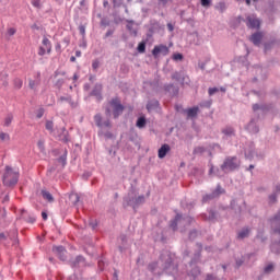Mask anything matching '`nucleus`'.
I'll return each mask as SVG.
<instances>
[{"instance_id": "1", "label": "nucleus", "mask_w": 280, "mask_h": 280, "mask_svg": "<svg viewBox=\"0 0 280 280\" xmlns=\"http://www.w3.org/2000/svg\"><path fill=\"white\" fill-rule=\"evenodd\" d=\"M124 110H126V106L121 104V100L119 97H113L105 107V115L106 117H113L115 119H119L121 115H124Z\"/></svg>"}, {"instance_id": "2", "label": "nucleus", "mask_w": 280, "mask_h": 280, "mask_svg": "<svg viewBox=\"0 0 280 280\" xmlns=\"http://www.w3.org/2000/svg\"><path fill=\"white\" fill-rule=\"evenodd\" d=\"M160 261L162 262V270L166 275H178V265L174 264V257L170 252H163L160 255Z\"/></svg>"}, {"instance_id": "3", "label": "nucleus", "mask_w": 280, "mask_h": 280, "mask_svg": "<svg viewBox=\"0 0 280 280\" xmlns=\"http://www.w3.org/2000/svg\"><path fill=\"white\" fill-rule=\"evenodd\" d=\"M145 202V196L140 195L137 197V189L131 188L128 192V195L124 198V207H132V209L136 211V209H139L141 205Z\"/></svg>"}, {"instance_id": "4", "label": "nucleus", "mask_w": 280, "mask_h": 280, "mask_svg": "<svg viewBox=\"0 0 280 280\" xmlns=\"http://www.w3.org/2000/svg\"><path fill=\"white\" fill-rule=\"evenodd\" d=\"M275 235H278L279 241L271 244V253L279 255L280 253V210L269 220Z\"/></svg>"}, {"instance_id": "5", "label": "nucleus", "mask_w": 280, "mask_h": 280, "mask_svg": "<svg viewBox=\"0 0 280 280\" xmlns=\"http://www.w3.org/2000/svg\"><path fill=\"white\" fill-rule=\"evenodd\" d=\"M242 166V161L237 156H226L221 164V170L224 174H229L231 172H236Z\"/></svg>"}, {"instance_id": "6", "label": "nucleus", "mask_w": 280, "mask_h": 280, "mask_svg": "<svg viewBox=\"0 0 280 280\" xmlns=\"http://www.w3.org/2000/svg\"><path fill=\"white\" fill-rule=\"evenodd\" d=\"M2 183L5 187H14L19 183V172L14 171L12 166H5Z\"/></svg>"}, {"instance_id": "7", "label": "nucleus", "mask_w": 280, "mask_h": 280, "mask_svg": "<svg viewBox=\"0 0 280 280\" xmlns=\"http://www.w3.org/2000/svg\"><path fill=\"white\" fill-rule=\"evenodd\" d=\"M237 20L238 23L244 21L248 30H259V27H261V21H259V19H257L255 15H248L246 20H244L242 16H238Z\"/></svg>"}, {"instance_id": "8", "label": "nucleus", "mask_w": 280, "mask_h": 280, "mask_svg": "<svg viewBox=\"0 0 280 280\" xmlns=\"http://www.w3.org/2000/svg\"><path fill=\"white\" fill-rule=\"evenodd\" d=\"M94 121L97 128H113V124L110 122V118H107L103 121L102 114H96L94 116Z\"/></svg>"}, {"instance_id": "9", "label": "nucleus", "mask_w": 280, "mask_h": 280, "mask_svg": "<svg viewBox=\"0 0 280 280\" xmlns=\"http://www.w3.org/2000/svg\"><path fill=\"white\" fill-rule=\"evenodd\" d=\"M196 246L198 250L195 252L191 260L189 261V266H196V264H200L202 259V243H197Z\"/></svg>"}, {"instance_id": "10", "label": "nucleus", "mask_w": 280, "mask_h": 280, "mask_svg": "<svg viewBox=\"0 0 280 280\" xmlns=\"http://www.w3.org/2000/svg\"><path fill=\"white\" fill-rule=\"evenodd\" d=\"M164 91L167 93L171 97H178V93L180 89L175 85L174 83L164 84Z\"/></svg>"}, {"instance_id": "11", "label": "nucleus", "mask_w": 280, "mask_h": 280, "mask_svg": "<svg viewBox=\"0 0 280 280\" xmlns=\"http://www.w3.org/2000/svg\"><path fill=\"white\" fill-rule=\"evenodd\" d=\"M103 89L104 86L101 83H96L91 91L90 96L95 97L98 102H102V100H104V96H102Z\"/></svg>"}, {"instance_id": "12", "label": "nucleus", "mask_w": 280, "mask_h": 280, "mask_svg": "<svg viewBox=\"0 0 280 280\" xmlns=\"http://www.w3.org/2000/svg\"><path fill=\"white\" fill-rule=\"evenodd\" d=\"M159 54H161L162 56H167V54H170V48H167V46L165 45L154 46L152 55L154 56V58H158Z\"/></svg>"}, {"instance_id": "13", "label": "nucleus", "mask_w": 280, "mask_h": 280, "mask_svg": "<svg viewBox=\"0 0 280 280\" xmlns=\"http://www.w3.org/2000/svg\"><path fill=\"white\" fill-rule=\"evenodd\" d=\"M52 253H56L61 261H67V249L65 248V246H54Z\"/></svg>"}, {"instance_id": "14", "label": "nucleus", "mask_w": 280, "mask_h": 280, "mask_svg": "<svg viewBox=\"0 0 280 280\" xmlns=\"http://www.w3.org/2000/svg\"><path fill=\"white\" fill-rule=\"evenodd\" d=\"M249 40L250 43H253V45H255V47H259V45H261V40H264V33L256 32L252 34V36L249 37Z\"/></svg>"}, {"instance_id": "15", "label": "nucleus", "mask_w": 280, "mask_h": 280, "mask_svg": "<svg viewBox=\"0 0 280 280\" xmlns=\"http://www.w3.org/2000/svg\"><path fill=\"white\" fill-rule=\"evenodd\" d=\"M250 228L248 226H244L242 230H240L236 234V240H246L248 237H250Z\"/></svg>"}, {"instance_id": "16", "label": "nucleus", "mask_w": 280, "mask_h": 280, "mask_svg": "<svg viewBox=\"0 0 280 280\" xmlns=\"http://www.w3.org/2000/svg\"><path fill=\"white\" fill-rule=\"evenodd\" d=\"M246 130H248V132H252V135H257V132H259V126H257V119L252 118V120L246 126Z\"/></svg>"}, {"instance_id": "17", "label": "nucleus", "mask_w": 280, "mask_h": 280, "mask_svg": "<svg viewBox=\"0 0 280 280\" xmlns=\"http://www.w3.org/2000/svg\"><path fill=\"white\" fill-rule=\"evenodd\" d=\"M178 224H183V214H176L175 219L170 223V229L176 232L178 231Z\"/></svg>"}, {"instance_id": "18", "label": "nucleus", "mask_w": 280, "mask_h": 280, "mask_svg": "<svg viewBox=\"0 0 280 280\" xmlns=\"http://www.w3.org/2000/svg\"><path fill=\"white\" fill-rule=\"evenodd\" d=\"M118 242H120V246H118L119 253H124L128 248V236L120 234Z\"/></svg>"}, {"instance_id": "19", "label": "nucleus", "mask_w": 280, "mask_h": 280, "mask_svg": "<svg viewBox=\"0 0 280 280\" xmlns=\"http://www.w3.org/2000/svg\"><path fill=\"white\" fill-rule=\"evenodd\" d=\"M160 106H161V103H159V101L158 100H151V101H149L148 103H147V110L149 112V113H152V112H154V110H159V108H160Z\"/></svg>"}, {"instance_id": "20", "label": "nucleus", "mask_w": 280, "mask_h": 280, "mask_svg": "<svg viewBox=\"0 0 280 280\" xmlns=\"http://www.w3.org/2000/svg\"><path fill=\"white\" fill-rule=\"evenodd\" d=\"M198 113H200V107L198 106L186 109V115L189 119H196L198 117Z\"/></svg>"}, {"instance_id": "21", "label": "nucleus", "mask_w": 280, "mask_h": 280, "mask_svg": "<svg viewBox=\"0 0 280 280\" xmlns=\"http://www.w3.org/2000/svg\"><path fill=\"white\" fill-rule=\"evenodd\" d=\"M86 265V259L84 256H77L74 260L71 261L72 268H80L81 266Z\"/></svg>"}, {"instance_id": "22", "label": "nucleus", "mask_w": 280, "mask_h": 280, "mask_svg": "<svg viewBox=\"0 0 280 280\" xmlns=\"http://www.w3.org/2000/svg\"><path fill=\"white\" fill-rule=\"evenodd\" d=\"M170 150H172V148L170 147V144L165 143L163 144L159 151H158V156L159 159H165V156H167V152H170Z\"/></svg>"}, {"instance_id": "23", "label": "nucleus", "mask_w": 280, "mask_h": 280, "mask_svg": "<svg viewBox=\"0 0 280 280\" xmlns=\"http://www.w3.org/2000/svg\"><path fill=\"white\" fill-rule=\"evenodd\" d=\"M172 80H175L176 82H180V84H185V72L184 71L174 72L172 74Z\"/></svg>"}, {"instance_id": "24", "label": "nucleus", "mask_w": 280, "mask_h": 280, "mask_svg": "<svg viewBox=\"0 0 280 280\" xmlns=\"http://www.w3.org/2000/svg\"><path fill=\"white\" fill-rule=\"evenodd\" d=\"M69 200L73 207H78V202H80V195L72 192L69 195Z\"/></svg>"}, {"instance_id": "25", "label": "nucleus", "mask_w": 280, "mask_h": 280, "mask_svg": "<svg viewBox=\"0 0 280 280\" xmlns=\"http://www.w3.org/2000/svg\"><path fill=\"white\" fill-rule=\"evenodd\" d=\"M255 156V145H250L249 149L245 150V158L248 159L249 161H253Z\"/></svg>"}, {"instance_id": "26", "label": "nucleus", "mask_w": 280, "mask_h": 280, "mask_svg": "<svg viewBox=\"0 0 280 280\" xmlns=\"http://www.w3.org/2000/svg\"><path fill=\"white\" fill-rule=\"evenodd\" d=\"M25 213L26 211L22 210V220H24L25 222H30V224H34V222H36V218H34L33 215H27Z\"/></svg>"}, {"instance_id": "27", "label": "nucleus", "mask_w": 280, "mask_h": 280, "mask_svg": "<svg viewBox=\"0 0 280 280\" xmlns=\"http://www.w3.org/2000/svg\"><path fill=\"white\" fill-rule=\"evenodd\" d=\"M42 197L44 200H47V202H54V196L47 190H42Z\"/></svg>"}, {"instance_id": "28", "label": "nucleus", "mask_w": 280, "mask_h": 280, "mask_svg": "<svg viewBox=\"0 0 280 280\" xmlns=\"http://www.w3.org/2000/svg\"><path fill=\"white\" fill-rule=\"evenodd\" d=\"M127 30L131 34V36H137V31L135 28V22L129 21L127 24Z\"/></svg>"}, {"instance_id": "29", "label": "nucleus", "mask_w": 280, "mask_h": 280, "mask_svg": "<svg viewBox=\"0 0 280 280\" xmlns=\"http://www.w3.org/2000/svg\"><path fill=\"white\" fill-rule=\"evenodd\" d=\"M275 272V264H268L264 268V275H272Z\"/></svg>"}, {"instance_id": "30", "label": "nucleus", "mask_w": 280, "mask_h": 280, "mask_svg": "<svg viewBox=\"0 0 280 280\" xmlns=\"http://www.w3.org/2000/svg\"><path fill=\"white\" fill-rule=\"evenodd\" d=\"M147 124H148V120H145V117L141 116L137 119L136 126L137 128H145Z\"/></svg>"}, {"instance_id": "31", "label": "nucleus", "mask_w": 280, "mask_h": 280, "mask_svg": "<svg viewBox=\"0 0 280 280\" xmlns=\"http://www.w3.org/2000/svg\"><path fill=\"white\" fill-rule=\"evenodd\" d=\"M42 43L44 47H46L47 54H51V42L49 40V38L44 37Z\"/></svg>"}, {"instance_id": "32", "label": "nucleus", "mask_w": 280, "mask_h": 280, "mask_svg": "<svg viewBox=\"0 0 280 280\" xmlns=\"http://www.w3.org/2000/svg\"><path fill=\"white\" fill-rule=\"evenodd\" d=\"M194 222H196V220L191 217H183L182 215V224H186L187 226L194 224Z\"/></svg>"}, {"instance_id": "33", "label": "nucleus", "mask_w": 280, "mask_h": 280, "mask_svg": "<svg viewBox=\"0 0 280 280\" xmlns=\"http://www.w3.org/2000/svg\"><path fill=\"white\" fill-rule=\"evenodd\" d=\"M212 174H214V176H218L219 178L222 177V174L220 173V168H215V166L211 165L210 170H209V176H211Z\"/></svg>"}, {"instance_id": "34", "label": "nucleus", "mask_w": 280, "mask_h": 280, "mask_svg": "<svg viewBox=\"0 0 280 280\" xmlns=\"http://www.w3.org/2000/svg\"><path fill=\"white\" fill-rule=\"evenodd\" d=\"M222 132L226 137H233V135H235V129H233L232 127H226L222 130Z\"/></svg>"}, {"instance_id": "35", "label": "nucleus", "mask_w": 280, "mask_h": 280, "mask_svg": "<svg viewBox=\"0 0 280 280\" xmlns=\"http://www.w3.org/2000/svg\"><path fill=\"white\" fill-rule=\"evenodd\" d=\"M13 85H14V89H16L19 91L20 89L23 88V80H21L19 78L14 79Z\"/></svg>"}, {"instance_id": "36", "label": "nucleus", "mask_w": 280, "mask_h": 280, "mask_svg": "<svg viewBox=\"0 0 280 280\" xmlns=\"http://www.w3.org/2000/svg\"><path fill=\"white\" fill-rule=\"evenodd\" d=\"M214 198H218L215 194L211 192L209 195L203 196L202 202H209L210 200H214Z\"/></svg>"}, {"instance_id": "37", "label": "nucleus", "mask_w": 280, "mask_h": 280, "mask_svg": "<svg viewBox=\"0 0 280 280\" xmlns=\"http://www.w3.org/2000/svg\"><path fill=\"white\" fill-rule=\"evenodd\" d=\"M58 163H61L62 167H65V165H67V151L58 158Z\"/></svg>"}, {"instance_id": "38", "label": "nucleus", "mask_w": 280, "mask_h": 280, "mask_svg": "<svg viewBox=\"0 0 280 280\" xmlns=\"http://www.w3.org/2000/svg\"><path fill=\"white\" fill-rule=\"evenodd\" d=\"M190 275L191 277H194V279H196V277H199L200 275V267H195L190 270Z\"/></svg>"}, {"instance_id": "39", "label": "nucleus", "mask_w": 280, "mask_h": 280, "mask_svg": "<svg viewBox=\"0 0 280 280\" xmlns=\"http://www.w3.org/2000/svg\"><path fill=\"white\" fill-rule=\"evenodd\" d=\"M215 10H219V12H224L226 10V3L224 2H219L217 5H215Z\"/></svg>"}, {"instance_id": "40", "label": "nucleus", "mask_w": 280, "mask_h": 280, "mask_svg": "<svg viewBox=\"0 0 280 280\" xmlns=\"http://www.w3.org/2000/svg\"><path fill=\"white\" fill-rule=\"evenodd\" d=\"M277 192H272L271 195L268 196L269 205H275L277 202Z\"/></svg>"}, {"instance_id": "41", "label": "nucleus", "mask_w": 280, "mask_h": 280, "mask_svg": "<svg viewBox=\"0 0 280 280\" xmlns=\"http://www.w3.org/2000/svg\"><path fill=\"white\" fill-rule=\"evenodd\" d=\"M137 50L139 54H145V42L139 43Z\"/></svg>"}, {"instance_id": "42", "label": "nucleus", "mask_w": 280, "mask_h": 280, "mask_svg": "<svg viewBox=\"0 0 280 280\" xmlns=\"http://www.w3.org/2000/svg\"><path fill=\"white\" fill-rule=\"evenodd\" d=\"M12 119H14V116L12 114H9L4 119V126L8 128L12 124Z\"/></svg>"}, {"instance_id": "43", "label": "nucleus", "mask_w": 280, "mask_h": 280, "mask_svg": "<svg viewBox=\"0 0 280 280\" xmlns=\"http://www.w3.org/2000/svg\"><path fill=\"white\" fill-rule=\"evenodd\" d=\"M129 141H131V143L139 145V136L137 135H130L129 136Z\"/></svg>"}, {"instance_id": "44", "label": "nucleus", "mask_w": 280, "mask_h": 280, "mask_svg": "<svg viewBox=\"0 0 280 280\" xmlns=\"http://www.w3.org/2000/svg\"><path fill=\"white\" fill-rule=\"evenodd\" d=\"M212 194H215V197L218 198L221 194H224V189H222V186L218 185Z\"/></svg>"}, {"instance_id": "45", "label": "nucleus", "mask_w": 280, "mask_h": 280, "mask_svg": "<svg viewBox=\"0 0 280 280\" xmlns=\"http://www.w3.org/2000/svg\"><path fill=\"white\" fill-rule=\"evenodd\" d=\"M1 81H2V86L4 89H8V86L10 85V83L8 82V74H3L1 78Z\"/></svg>"}, {"instance_id": "46", "label": "nucleus", "mask_w": 280, "mask_h": 280, "mask_svg": "<svg viewBox=\"0 0 280 280\" xmlns=\"http://www.w3.org/2000/svg\"><path fill=\"white\" fill-rule=\"evenodd\" d=\"M189 240L194 241L196 237H198V230H192L188 234Z\"/></svg>"}, {"instance_id": "47", "label": "nucleus", "mask_w": 280, "mask_h": 280, "mask_svg": "<svg viewBox=\"0 0 280 280\" xmlns=\"http://www.w3.org/2000/svg\"><path fill=\"white\" fill-rule=\"evenodd\" d=\"M211 104H212L211 101H203V102H201V103L199 104V106H200L201 108H211Z\"/></svg>"}, {"instance_id": "48", "label": "nucleus", "mask_w": 280, "mask_h": 280, "mask_svg": "<svg viewBox=\"0 0 280 280\" xmlns=\"http://www.w3.org/2000/svg\"><path fill=\"white\" fill-rule=\"evenodd\" d=\"M46 130H49V132H54V121L51 120L46 121Z\"/></svg>"}, {"instance_id": "49", "label": "nucleus", "mask_w": 280, "mask_h": 280, "mask_svg": "<svg viewBox=\"0 0 280 280\" xmlns=\"http://www.w3.org/2000/svg\"><path fill=\"white\" fill-rule=\"evenodd\" d=\"M37 148L39 149V152H45V141L38 140Z\"/></svg>"}, {"instance_id": "50", "label": "nucleus", "mask_w": 280, "mask_h": 280, "mask_svg": "<svg viewBox=\"0 0 280 280\" xmlns=\"http://www.w3.org/2000/svg\"><path fill=\"white\" fill-rule=\"evenodd\" d=\"M215 218H217L215 211L210 210V211H209V215H208V220H209L210 222H213V220H215Z\"/></svg>"}, {"instance_id": "51", "label": "nucleus", "mask_w": 280, "mask_h": 280, "mask_svg": "<svg viewBox=\"0 0 280 280\" xmlns=\"http://www.w3.org/2000/svg\"><path fill=\"white\" fill-rule=\"evenodd\" d=\"M242 266H244V258H238V259H236V261H235V268H236V269H240V268H242Z\"/></svg>"}, {"instance_id": "52", "label": "nucleus", "mask_w": 280, "mask_h": 280, "mask_svg": "<svg viewBox=\"0 0 280 280\" xmlns=\"http://www.w3.org/2000/svg\"><path fill=\"white\" fill-rule=\"evenodd\" d=\"M205 148L203 147H196L194 149V154H203Z\"/></svg>"}, {"instance_id": "53", "label": "nucleus", "mask_w": 280, "mask_h": 280, "mask_svg": "<svg viewBox=\"0 0 280 280\" xmlns=\"http://www.w3.org/2000/svg\"><path fill=\"white\" fill-rule=\"evenodd\" d=\"M0 139H1V141H10V135H8L5 132H1Z\"/></svg>"}, {"instance_id": "54", "label": "nucleus", "mask_w": 280, "mask_h": 280, "mask_svg": "<svg viewBox=\"0 0 280 280\" xmlns=\"http://www.w3.org/2000/svg\"><path fill=\"white\" fill-rule=\"evenodd\" d=\"M16 34V28L10 27L7 30V36H14Z\"/></svg>"}, {"instance_id": "55", "label": "nucleus", "mask_w": 280, "mask_h": 280, "mask_svg": "<svg viewBox=\"0 0 280 280\" xmlns=\"http://www.w3.org/2000/svg\"><path fill=\"white\" fill-rule=\"evenodd\" d=\"M202 8L211 7V0H200Z\"/></svg>"}, {"instance_id": "56", "label": "nucleus", "mask_w": 280, "mask_h": 280, "mask_svg": "<svg viewBox=\"0 0 280 280\" xmlns=\"http://www.w3.org/2000/svg\"><path fill=\"white\" fill-rule=\"evenodd\" d=\"M167 3H170V0H158V5L162 8H167Z\"/></svg>"}, {"instance_id": "57", "label": "nucleus", "mask_w": 280, "mask_h": 280, "mask_svg": "<svg viewBox=\"0 0 280 280\" xmlns=\"http://www.w3.org/2000/svg\"><path fill=\"white\" fill-rule=\"evenodd\" d=\"M218 91H220V89L218 88H209L208 90V94L211 95H215V93H218Z\"/></svg>"}, {"instance_id": "58", "label": "nucleus", "mask_w": 280, "mask_h": 280, "mask_svg": "<svg viewBox=\"0 0 280 280\" xmlns=\"http://www.w3.org/2000/svg\"><path fill=\"white\" fill-rule=\"evenodd\" d=\"M43 115H45V108L37 109V114H36L37 119H42Z\"/></svg>"}, {"instance_id": "59", "label": "nucleus", "mask_w": 280, "mask_h": 280, "mask_svg": "<svg viewBox=\"0 0 280 280\" xmlns=\"http://www.w3.org/2000/svg\"><path fill=\"white\" fill-rule=\"evenodd\" d=\"M124 0H113L114 8H121Z\"/></svg>"}, {"instance_id": "60", "label": "nucleus", "mask_w": 280, "mask_h": 280, "mask_svg": "<svg viewBox=\"0 0 280 280\" xmlns=\"http://www.w3.org/2000/svg\"><path fill=\"white\" fill-rule=\"evenodd\" d=\"M92 68H93V70L94 71H97V69H100V60H94L93 62H92Z\"/></svg>"}, {"instance_id": "61", "label": "nucleus", "mask_w": 280, "mask_h": 280, "mask_svg": "<svg viewBox=\"0 0 280 280\" xmlns=\"http://www.w3.org/2000/svg\"><path fill=\"white\" fill-rule=\"evenodd\" d=\"M183 54H180V52H177V54H174L173 55V60H176V61H178V60H183Z\"/></svg>"}, {"instance_id": "62", "label": "nucleus", "mask_w": 280, "mask_h": 280, "mask_svg": "<svg viewBox=\"0 0 280 280\" xmlns=\"http://www.w3.org/2000/svg\"><path fill=\"white\" fill-rule=\"evenodd\" d=\"M58 102H71V95L61 96Z\"/></svg>"}, {"instance_id": "63", "label": "nucleus", "mask_w": 280, "mask_h": 280, "mask_svg": "<svg viewBox=\"0 0 280 280\" xmlns=\"http://www.w3.org/2000/svg\"><path fill=\"white\" fill-rule=\"evenodd\" d=\"M32 5H34V8H37L38 10H40V8H42L40 0H32Z\"/></svg>"}, {"instance_id": "64", "label": "nucleus", "mask_w": 280, "mask_h": 280, "mask_svg": "<svg viewBox=\"0 0 280 280\" xmlns=\"http://www.w3.org/2000/svg\"><path fill=\"white\" fill-rule=\"evenodd\" d=\"M206 280H218V278L213 273H208Z\"/></svg>"}]
</instances>
